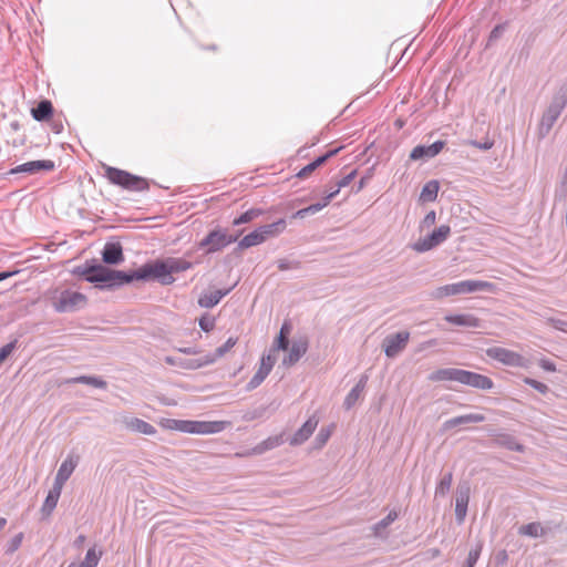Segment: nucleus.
Here are the masks:
<instances>
[{
  "label": "nucleus",
  "mask_w": 567,
  "mask_h": 567,
  "mask_svg": "<svg viewBox=\"0 0 567 567\" xmlns=\"http://www.w3.org/2000/svg\"><path fill=\"white\" fill-rule=\"evenodd\" d=\"M17 271H2L0 272V281L13 276Z\"/></svg>",
  "instance_id": "774afa93"
},
{
  "label": "nucleus",
  "mask_w": 567,
  "mask_h": 567,
  "mask_svg": "<svg viewBox=\"0 0 567 567\" xmlns=\"http://www.w3.org/2000/svg\"><path fill=\"white\" fill-rule=\"evenodd\" d=\"M340 150H341V147L334 148V150L327 152L324 155L317 157L313 162H311L312 166L317 169L319 166H321L323 163H326L330 157L338 154V152Z\"/></svg>",
  "instance_id": "09e8293b"
},
{
  "label": "nucleus",
  "mask_w": 567,
  "mask_h": 567,
  "mask_svg": "<svg viewBox=\"0 0 567 567\" xmlns=\"http://www.w3.org/2000/svg\"><path fill=\"white\" fill-rule=\"evenodd\" d=\"M546 533V529L539 523H529L523 525L518 529V534L523 536H528L533 538L542 537Z\"/></svg>",
  "instance_id": "7c9ffc66"
},
{
  "label": "nucleus",
  "mask_w": 567,
  "mask_h": 567,
  "mask_svg": "<svg viewBox=\"0 0 567 567\" xmlns=\"http://www.w3.org/2000/svg\"><path fill=\"white\" fill-rule=\"evenodd\" d=\"M326 207V204L321 200L319 203H316V204H312L306 208H301L299 210H297L293 215H292V218H306L308 215H313V214H317L318 212H320L321 209H323Z\"/></svg>",
  "instance_id": "ea45409f"
},
{
  "label": "nucleus",
  "mask_w": 567,
  "mask_h": 567,
  "mask_svg": "<svg viewBox=\"0 0 567 567\" xmlns=\"http://www.w3.org/2000/svg\"><path fill=\"white\" fill-rule=\"evenodd\" d=\"M482 548H483V544L477 543L475 545V547L470 550L466 561L463 567H474L480 558Z\"/></svg>",
  "instance_id": "37998d69"
},
{
  "label": "nucleus",
  "mask_w": 567,
  "mask_h": 567,
  "mask_svg": "<svg viewBox=\"0 0 567 567\" xmlns=\"http://www.w3.org/2000/svg\"><path fill=\"white\" fill-rule=\"evenodd\" d=\"M286 228V220L284 218L278 219L275 223L262 225L258 227L260 235L262 236V239L266 240L269 237L277 236L281 234Z\"/></svg>",
  "instance_id": "bb28decb"
},
{
  "label": "nucleus",
  "mask_w": 567,
  "mask_h": 567,
  "mask_svg": "<svg viewBox=\"0 0 567 567\" xmlns=\"http://www.w3.org/2000/svg\"><path fill=\"white\" fill-rule=\"evenodd\" d=\"M526 384L530 385L533 389L537 390L540 393H546L548 391V386L539 381L534 379H526Z\"/></svg>",
  "instance_id": "4d7b16f0"
},
{
  "label": "nucleus",
  "mask_w": 567,
  "mask_h": 567,
  "mask_svg": "<svg viewBox=\"0 0 567 567\" xmlns=\"http://www.w3.org/2000/svg\"><path fill=\"white\" fill-rule=\"evenodd\" d=\"M230 289L226 290H214L210 292H205L200 295L198 299V305L202 308H213L215 307L226 295H228Z\"/></svg>",
  "instance_id": "b1692460"
},
{
  "label": "nucleus",
  "mask_w": 567,
  "mask_h": 567,
  "mask_svg": "<svg viewBox=\"0 0 567 567\" xmlns=\"http://www.w3.org/2000/svg\"><path fill=\"white\" fill-rule=\"evenodd\" d=\"M86 303V297L70 289L61 291L53 300V308L59 313L73 312L83 308Z\"/></svg>",
  "instance_id": "6e6552de"
},
{
  "label": "nucleus",
  "mask_w": 567,
  "mask_h": 567,
  "mask_svg": "<svg viewBox=\"0 0 567 567\" xmlns=\"http://www.w3.org/2000/svg\"><path fill=\"white\" fill-rule=\"evenodd\" d=\"M130 277H132V281L156 279L162 285H171L174 282L167 259L145 264L137 270L130 271Z\"/></svg>",
  "instance_id": "20e7f679"
},
{
  "label": "nucleus",
  "mask_w": 567,
  "mask_h": 567,
  "mask_svg": "<svg viewBox=\"0 0 567 567\" xmlns=\"http://www.w3.org/2000/svg\"><path fill=\"white\" fill-rule=\"evenodd\" d=\"M340 150H341V147L334 148V150L327 152L324 155L317 157L313 162H311L312 166L317 169L319 166H321L323 163H326L330 157L338 154V152Z\"/></svg>",
  "instance_id": "8fccbe9b"
},
{
  "label": "nucleus",
  "mask_w": 567,
  "mask_h": 567,
  "mask_svg": "<svg viewBox=\"0 0 567 567\" xmlns=\"http://www.w3.org/2000/svg\"><path fill=\"white\" fill-rule=\"evenodd\" d=\"M453 482V474L452 472L446 473L437 483L435 487V495L436 496H445L452 486Z\"/></svg>",
  "instance_id": "4c0bfd02"
},
{
  "label": "nucleus",
  "mask_w": 567,
  "mask_h": 567,
  "mask_svg": "<svg viewBox=\"0 0 567 567\" xmlns=\"http://www.w3.org/2000/svg\"><path fill=\"white\" fill-rule=\"evenodd\" d=\"M473 145L478 147V148H481V150H485L486 151V150H489L493 146V143L485 142V143L481 144V143H477V142H473Z\"/></svg>",
  "instance_id": "69168bd1"
},
{
  "label": "nucleus",
  "mask_w": 567,
  "mask_h": 567,
  "mask_svg": "<svg viewBox=\"0 0 567 567\" xmlns=\"http://www.w3.org/2000/svg\"><path fill=\"white\" fill-rule=\"evenodd\" d=\"M237 239L238 235L233 236L225 230L215 229L209 231L207 236L200 240L199 247L206 248L207 254H213L237 241Z\"/></svg>",
  "instance_id": "1a4fd4ad"
},
{
  "label": "nucleus",
  "mask_w": 567,
  "mask_h": 567,
  "mask_svg": "<svg viewBox=\"0 0 567 567\" xmlns=\"http://www.w3.org/2000/svg\"><path fill=\"white\" fill-rule=\"evenodd\" d=\"M17 347V340L4 344L0 349V364L13 352Z\"/></svg>",
  "instance_id": "603ef678"
},
{
  "label": "nucleus",
  "mask_w": 567,
  "mask_h": 567,
  "mask_svg": "<svg viewBox=\"0 0 567 567\" xmlns=\"http://www.w3.org/2000/svg\"><path fill=\"white\" fill-rule=\"evenodd\" d=\"M341 188H339V186H337L336 189H332L327 196H324L322 198V202L326 204V206L329 205L330 200L332 198H334L339 193H340Z\"/></svg>",
  "instance_id": "e2e57ef3"
},
{
  "label": "nucleus",
  "mask_w": 567,
  "mask_h": 567,
  "mask_svg": "<svg viewBox=\"0 0 567 567\" xmlns=\"http://www.w3.org/2000/svg\"><path fill=\"white\" fill-rule=\"evenodd\" d=\"M102 260L107 265H118L124 260L123 248L120 243L109 241L102 250Z\"/></svg>",
  "instance_id": "aec40b11"
},
{
  "label": "nucleus",
  "mask_w": 567,
  "mask_h": 567,
  "mask_svg": "<svg viewBox=\"0 0 567 567\" xmlns=\"http://www.w3.org/2000/svg\"><path fill=\"white\" fill-rule=\"evenodd\" d=\"M166 361L171 364H177L178 367L188 370H196L213 364V360L209 358L208 354L194 359H181L178 362L172 358H167Z\"/></svg>",
  "instance_id": "5701e85b"
},
{
  "label": "nucleus",
  "mask_w": 567,
  "mask_h": 567,
  "mask_svg": "<svg viewBox=\"0 0 567 567\" xmlns=\"http://www.w3.org/2000/svg\"><path fill=\"white\" fill-rule=\"evenodd\" d=\"M54 168V162L50 159L31 161L20 164L10 171L11 174H37L40 171H52Z\"/></svg>",
  "instance_id": "dca6fc26"
},
{
  "label": "nucleus",
  "mask_w": 567,
  "mask_h": 567,
  "mask_svg": "<svg viewBox=\"0 0 567 567\" xmlns=\"http://www.w3.org/2000/svg\"><path fill=\"white\" fill-rule=\"evenodd\" d=\"M265 240L262 239V236L260 235L259 230L256 228L254 231L249 233L248 235L244 236L239 243L238 248L240 249H247L252 246H257L262 244Z\"/></svg>",
  "instance_id": "473e14b6"
},
{
  "label": "nucleus",
  "mask_w": 567,
  "mask_h": 567,
  "mask_svg": "<svg viewBox=\"0 0 567 567\" xmlns=\"http://www.w3.org/2000/svg\"><path fill=\"white\" fill-rule=\"evenodd\" d=\"M237 340V338L229 337L223 346L215 350V352L208 353L209 358L213 360V363L216 362L219 358L224 357L233 347H235Z\"/></svg>",
  "instance_id": "f704fd0d"
},
{
  "label": "nucleus",
  "mask_w": 567,
  "mask_h": 567,
  "mask_svg": "<svg viewBox=\"0 0 567 567\" xmlns=\"http://www.w3.org/2000/svg\"><path fill=\"white\" fill-rule=\"evenodd\" d=\"M282 443H284V436L281 434L269 436L266 440L261 441L259 444H257L252 449L251 453L256 454V455L262 454L266 451H269V450L280 446Z\"/></svg>",
  "instance_id": "cd10ccee"
},
{
  "label": "nucleus",
  "mask_w": 567,
  "mask_h": 567,
  "mask_svg": "<svg viewBox=\"0 0 567 567\" xmlns=\"http://www.w3.org/2000/svg\"><path fill=\"white\" fill-rule=\"evenodd\" d=\"M440 185L437 181L427 182L421 190L420 198L423 202H434L437 197Z\"/></svg>",
  "instance_id": "c756f323"
},
{
  "label": "nucleus",
  "mask_w": 567,
  "mask_h": 567,
  "mask_svg": "<svg viewBox=\"0 0 567 567\" xmlns=\"http://www.w3.org/2000/svg\"><path fill=\"white\" fill-rule=\"evenodd\" d=\"M275 362H276V359L275 357L271 354V351L267 354H264L260 359V367L265 368L266 370H268L269 372H271L274 365H275Z\"/></svg>",
  "instance_id": "864d4df0"
},
{
  "label": "nucleus",
  "mask_w": 567,
  "mask_h": 567,
  "mask_svg": "<svg viewBox=\"0 0 567 567\" xmlns=\"http://www.w3.org/2000/svg\"><path fill=\"white\" fill-rule=\"evenodd\" d=\"M199 327L203 331L208 332L215 327V319L213 317L204 316L199 319Z\"/></svg>",
  "instance_id": "5fc2aeb1"
},
{
  "label": "nucleus",
  "mask_w": 567,
  "mask_h": 567,
  "mask_svg": "<svg viewBox=\"0 0 567 567\" xmlns=\"http://www.w3.org/2000/svg\"><path fill=\"white\" fill-rule=\"evenodd\" d=\"M435 220H436V214L434 210H431L429 212L425 217L423 218L422 220V225L424 227H431L432 225L435 224Z\"/></svg>",
  "instance_id": "bf43d9fd"
},
{
  "label": "nucleus",
  "mask_w": 567,
  "mask_h": 567,
  "mask_svg": "<svg viewBox=\"0 0 567 567\" xmlns=\"http://www.w3.org/2000/svg\"><path fill=\"white\" fill-rule=\"evenodd\" d=\"M553 326L555 329L560 331H567V321L563 320H553Z\"/></svg>",
  "instance_id": "0e129e2a"
},
{
  "label": "nucleus",
  "mask_w": 567,
  "mask_h": 567,
  "mask_svg": "<svg viewBox=\"0 0 567 567\" xmlns=\"http://www.w3.org/2000/svg\"><path fill=\"white\" fill-rule=\"evenodd\" d=\"M444 320L451 324L466 327V328H482V321L472 313H456L446 315Z\"/></svg>",
  "instance_id": "412c9836"
},
{
  "label": "nucleus",
  "mask_w": 567,
  "mask_h": 567,
  "mask_svg": "<svg viewBox=\"0 0 567 567\" xmlns=\"http://www.w3.org/2000/svg\"><path fill=\"white\" fill-rule=\"evenodd\" d=\"M259 215H261V210L257 208L249 209L241 214L239 217L235 218L233 224L235 226L247 224L251 221L252 219L257 218Z\"/></svg>",
  "instance_id": "a19ab883"
},
{
  "label": "nucleus",
  "mask_w": 567,
  "mask_h": 567,
  "mask_svg": "<svg viewBox=\"0 0 567 567\" xmlns=\"http://www.w3.org/2000/svg\"><path fill=\"white\" fill-rule=\"evenodd\" d=\"M105 177L111 184L120 186L126 190L144 192L150 188V184L144 177L133 175L130 172L116 167L106 166Z\"/></svg>",
  "instance_id": "0eeeda50"
},
{
  "label": "nucleus",
  "mask_w": 567,
  "mask_h": 567,
  "mask_svg": "<svg viewBox=\"0 0 567 567\" xmlns=\"http://www.w3.org/2000/svg\"><path fill=\"white\" fill-rule=\"evenodd\" d=\"M52 113L53 106L49 100L39 102L38 105L31 110L32 117L38 122L48 120Z\"/></svg>",
  "instance_id": "c85d7f7f"
},
{
  "label": "nucleus",
  "mask_w": 567,
  "mask_h": 567,
  "mask_svg": "<svg viewBox=\"0 0 567 567\" xmlns=\"http://www.w3.org/2000/svg\"><path fill=\"white\" fill-rule=\"evenodd\" d=\"M443 147V141H436L430 145H417L411 151L410 158L412 161L430 159L435 157Z\"/></svg>",
  "instance_id": "2eb2a0df"
},
{
  "label": "nucleus",
  "mask_w": 567,
  "mask_h": 567,
  "mask_svg": "<svg viewBox=\"0 0 567 567\" xmlns=\"http://www.w3.org/2000/svg\"><path fill=\"white\" fill-rule=\"evenodd\" d=\"M432 382L454 381L478 390H491L494 383L491 378L457 368H443L429 374Z\"/></svg>",
  "instance_id": "f03ea898"
},
{
  "label": "nucleus",
  "mask_w": 567,
  "mask_h": 567,
  "mask_svg": "<svg viewBox=\"0 0 567 567\" xmlns=\"http://www.w3.org/2000/svg\"><path fill=\"white\" fill-rule=\"evenodd\" d=\"M69 383H81L92 385L97 389H105L106 382L99 377L93 375H80L68 380Z\"/></svg>",
  "instance_id": "2f4dec72"
},
{
  "label": "nucleus",
  "mask_w": 567,
  "mask_h": 567,
  "mask_svg": "<svg viewBox=\"0 0 567 567\" xmlns=\"http://www.w3.org/2000/svg\"><path fill=\"white\" fill-rule=\"evenodd\" d=\"M488 358L496 360L504 365L514 368L527 367V360L519 353L502 347H492L486 350Z\"/></svg>",
  "instance_id": "9b49d317"
},
{
  "label": "nucleus",
  "mask_w": 567,
  "mask_h": 567,
  "mask_svg": "<svg viewBox=\"0 0 567 567\" xmlns=\"http://www.w3.org/2000/svg\"><path fill=\"white\" fill-rule=\"evenodd\" d=\"M287 350L289 351L288 354L282 359V365L291 367L306 354L308 350V342L303 339L295 340Z\"/></svg>",
  "instance_id": "f3484780"
},
{
  "label": "nucleus",
  "mask_w": 567,
  "mask_h": 567,
  "mask_svg": "<svg viewBox=\"0 0 567 567\" xmlns=\"http://www.w3.org/2000/svg\"><path fill=\"white\" fill-rule=\"evenodd\" d=\"M398 518V513L395 511H391L383 519L377 523L373 527L374 533L378 534L380 529L386 528L390 524H392Z\"/></svg>",
  "instance_id": "a18cd8bd"
},
{
  "label": "nucleus",
  "mask_w": 567,
  "mask_h": 567,
  "mask_svg": "<svg viewBox=\"0 0 567 567\" xmlns=\"http://www.w3.org/2000/svg\"><path fill=\"white\" fill-rule=\"evenodd\" d=\"M332 429H333V425L320 429V431L318 432V434L315 439V444H316L317 449H321L322 446L326 445V443L328 442V440L331 436Z\"/></svg>",
  "instance_id": "79ce46f5"
},
{
  "label": "nucleus",
  "mask_w": 567,
  "mask_h": 567,
  "mask_svg": "<svg viewBox=\"0 0 567 567\" xmlns=\"http://www.w3.org/2000/svg\"><path fill=\"white\" fill-rule=\"evenodd\" d=\"M357 176V169H352L350 173L344 175L341 179L338 181L337 186L339 188L347 187Z\"/></svg>",
  "instance_id": "6e6d98bb"
},
{
  "label": "nucleus",
  "mask_w": 567,
  "mask_h": 567,
  "mask_svg": "<svg viewBox=\"0 0 567 567\" xmlns=\"http://www.w3.org/2000/svg\"><path fill=\"white\" fill-rule=\"evenodd\" d=\"M61 492H62V487L53 484V486L49 491V493L44 499V503L42 505V508H41V512L43 515L49 516L52 514V512L54 511V508L58 505Z\"/></svg>",
  "instance_id": "393cba45"
},
{
  "label": "nucleus",
  "mask_w": 567,
  "mask_h": 567,
  "mask_svg": "<svg viewBox=\"0 0 567 567\" xmlns=\"http://www.w3.org/2000/svg\"><path fill=\"white\" fill-rule=\"evenodd\" d=\"M316 168L312 166L311 163H309L308 165H306L303 168H301L299 171V173L297 174L298 177H306L307 175H309L310 173H312Z\"/></svg>",
  "instance_id": "680f3d73"
},
{
  "label": "nucleus",
  "mask_w": 567,
  "mask_h": 567,
  "mask_svg": "<svg viewBox=\"0 0 567 567\" xmlns=\"http://www.w3.org/2000/svg\"><path fill=\"white\" fill-rule=\"evenodd\" d=\"M121 423L126 430L134 433L154 435L157 432L154 425L138 417L123 416Z\"/></svg>",
  "instance_id": "ddd939ff"
},
{
  "label": "nucleus",
  "mask_w": 567,
  "mask_h": 567,
  "mask_svg": "<svg viewBox=\"0 0 567 567\" xmlns=\"http://www.w3.org/2000/svg\"><path fill=\"white\" fill-rule=\"evenodd\" d=\"M497 443L507 450L523 452L524 446L516 441V439L509 434H501L497 437Z\"/></svg>",
  "instance_id": "72a5a7b5"
},
{
  "label": "nucleus",
  "mask_w": 567,
  "mask_h": 567,
  "mask_svg": "<svg viewBox=\"0 0 567 567\" xmlns=\"http://www.w3.org/2000/svg\"><path fill=\"white\" fill-rule=\"evenodd\" d=\"M277 265H278V268L281 271L298 269L300 267V262L299 261L290 260V259H287V258L279 259Z\"/></svg>",
  "instance_id": "49530a36"
},
{
  "label": "nucleus",
  "mask_w": 567,
  "mask_h": 567,
  "mask_svg": "<svg viewBox=\"0 0 567 567\" xmlns=\"http://www.w3.org/2000/svg\"><path fill=\"white\" fill-rule=\"evenodd\" d=\"M539 365L542 369H544L545 371H548V372H554L556 371V365L553 361L550 360H547V359H542L539 361Z\"/></svg>",
  "instance_id": "052dcab7"
},
{
  "label": "nucleus",
  "mask_w": 567,
  "mask_h": 567,
  "mask_svg": "<svg viewBox=\"0 0 567 567\" xmlns=\"http://www.w3.org/2000/svg\"><path fill=\"white\" fill-rule=\"evenodd\" d=\"M319 423L316 415L310 416L302 426L296 431V433L289 440V444L292 446L303 444L315 432Z\"/></svg>",
  "instance_id": "4468645a"
},
{
  "label": "nucleus",
  "mask_w": 567,
  "mask_h": 567,
  "mask_svg": "<svg viewBox=\"0 0 567 567\" xmlns=\"http://www.w3.org/2000/svg\"><path fill=\"white\" fill-rule=\"evenodd\" d=\"M78 465V457L69 455L60 465L54 478V485L63 488Z\"/></svg>",
  "instance_id": "6ab92c4d"
},
{
  "label": "nucleus",
  "mask_w": 567,
  "mask_h": 567,
  "mask_svg": "<svg viewBox=\"0 0 567 567\" xmlns=\"http://www.w3.org/2000/svg\"><path fill=\"white\" fill-rule=\"evenodd\" d=\"M451 234V227L449 225H441L439 228L433 230L430 235L420 238L417 241L411 245V248L416 252H425L434 247L444 243Z\"/></svg>",
  "instance_id": "9d476101"
},
{
  "label": "nucleus",
  "mask_w": 567,
  "mask_h": 567,
  "mask_svg": "<svg viewBox=\"0 0 567 567\" xmlns=\"http://www.w3.org/2000/svg\"><path fill=\"white\" fill-rule=\"evenodd\" d=\"M410 333L408 331H400L394 334L388 336L383 341L384 354L388 358L396 357L403 351L409 342Z\"/></svg>",
  "instance_id": "f8f14e48"
},
{
  "label": "nucleus",
  "mask_w": 567,
  "mask_h": 567,
  "mask_svg": "<svg viewBox=\"0 0 567 567\" xmlns=\"http://www.w3.org/2000/svg\"><path fill=\"white\" fill-rule=\"evenodd\" d=\"M290 329H291L290 324L288 322H284V324L280 328V332L279 333H282V334H285L287 337L289 334V332H290Z\"/></svg>",
  "instance_id": "338daca9"
},
{
  "label": "nucleus",
  "mask_w": 567,
  "mask_h": 567,
  "mask_svg": "<svg viewBox=\"0 0 567 567\" xmlns=\"http://www.w3.org/2000/svg\"><path fill=\"white\" fill-rule=\"evenodd\" d=\"M102 553L97 551L95 547L90 548L84 557V560L81 564H76V567H96Z\"/></svg>",
  "instance_id": "c9c22d12"
},
{
  "label": "nucleus",
  "mask_w": 567,
  "mask_h": 567,
  "mask_svg": "<svg viewBox=\"0 0 567 567\" xmlns=\"http://www.w3.org/2000/svg\"><path fill=\"white\" fill-rule=\"evenodd\" d=\"M340 150H341V147L334 148V150L327 152L324 155L317 157L313 162H311L312 166L317 169L319 166H321L323 163H326L330 157L338 154V152Z\"/></svg>",
  "instance_id": "de8ad7c7"
},
{
  "label": "nucleus",
  "mask_w": 567,
  "mask_h": 567,
  "mask_svg": "<svg viewBox=\"0 0 567 567\" xmlns=\"http://www.w3.org/2000/svg\"><path fill=\"white\" fill-rule=\"evenodd\" d=\"M78 274L84 276L87 282L96 284L100 288H115L132 282L130 271L113 270L101 264L78 268Z\"/></svg>",
  "instance_id": "f257e3e1"
},
{
  "label": "nucleus",
  "mask_w": 567,
  "mask_h": 567,
  "mask_svg": "<svg viewBox=\"0 0 567 567\" xmlns=\"http://www.w3.org/2000/svg\"><path fill=\"white\" fill-rule=\"evenodd\" d=\"M504 30H505V25L504 24L495 25L493 28V30L491 31V33H489L488 41L489 42L496 41L502 35Z\"/></svg>",
  "instance_id": "13d9d810"
},
{
  "label": "nucleus",
  "mask_w": 567,
  "mask_h": 567,
  "mask_svg": "<svg viewBox=\"0 0 567 567\" xmlns=\"http://www.w3.org/2000/svg\"><path fill=\"white\" fill-rule=\"evenodd\" d=\"M269 371L266 370L265 368L260 367L258 368L257 372L254 374V377L249 380V382L247 383V390L248 391H251L254 389H256L257 386H259L264 380L269 375Z\"/></svg>",
  "instance_id": "58836bf2"
},
{
  "label": "nucleus",
  "mask_w": 567,
  "mask_h": 567,
  "mask_svg": "<svg viewBox=\"0 0 567 567\" xmlns=\"http://www.w3.org/2000/svg\"><path fill=\"white\" fill-rule=\"evenodd\" d=\"M484 421H485V416L483 414L470 413V414L458 415V416L452 417L450 420H446L443 423V429L451 430L458 425L470 424V423H482Z\"/></svg>",
  "instance_id": "4be33fe9"
},
{
  "label": "nucleus",
  "mask_w": 567,
  "mask_h": 567,
  "mask_svg": "<svg viewBox=\"0 0 567 567\" xmlns=\"http://www.w3.org/2000/svg\"><path fill=\"white\" fill-rule=\"evenodd\" d=\"M288 348H289L288 338L285 334L279 333L278 338L276 339V341L271 348V351L287 350Z\"/></svg>",
  "instance_id": "3c124183"
},
{
  "label": "nucleus",
  "mask_w": 567,
  "mask_h": 567,
  "mask_svg": "<svg viewBox=\"0 0 567 567\" xmlns=\"http://www.w3.org/2000/svg\"><path fill=\"white\" fill-rule=\"evenodd\" d=\"M567 105V89H560L557 94L553 97L550 104L543 113V116L538 126V136L540 138L546 137L554 124L560 116L561 112Z\"/></svg>",
  "instance_id": "423d86ee"
},
{
  "label": "nucleus",
  "mask_w": 567,
  "mask_h": 567,
  "mask_svg": "<svg viewBox=\"0 0 567 567\" xmlns=\"http://www.w3.org/2000/svg\"><path fill=\"white\" fill-rule=\"evenodd\" d=\"M494 290L495 285L489 281L463 280L437 287L430 293V297L432 299H442L455 295L472 293L476 291L493 292Z\"/></svg>",
  "instance_id": "7ed1b4c3"
},
{
  "label": "nucleus",
  "mask_w": 567,
  "mask_h": 567,
  "mask_svg": "<svg viewBox=\"0 0 567 567\" xmlns=\"http://www.w3.org/2000/svg\"><path fill=\"white\" fill-rule=\"evenodd\" d=\"M470 502V487L467 485L460 486L456 492L455 499V518L458 524H462L467 513Z\"/></svg>",
  "instance_id": "a211bd4d"
},
{
  "label": "nucleus",
  "mask_w": 567,
  "mask_h": 567,
  "mask_svg": "<svg viewBox=\"0 0 567 567\" xmlns=\"http://www.w3.org/2000/svg\"><path fill=\"white\" fill-rule=\"evenodd\" d=\"M367 381H368L367 375L361 377L360 380L358 381V383L347 394L344 402H343V405L347 410H350L357 403L358 399L360 398L362 391L365 388Z\"/></svg>",
  "instance_id": "a878e982"
},
{
  "label": "nucleus",
  "mask_w": 567,
  "mask_h": 567,
  "mask_svg": "<svg viewBox=\"0 0 567 567\" xmlns=\"http://www.w3.org/2000/svg\"><path fill=\"white\" fill-rule=\"evenodd\" d=\"M171 274L174 272H182L190 269L193 267V264L186 259L183 258H167Z\"/></svg>",
  "instance_id": "e433bc0d"
},
{
  "label": "nucleus",
  "mask_w": 567,
  "mask_h": 567,
  "mask_svg": "<svg viewBox=\"0 0 567 567\" xmlns=\"http://www.w3.org/2000/svg\"><path fill=\"white\" fill-rule=\"evenodd\" d=\"M171 429L188 434H216L223 432L228 422L226 421H193V420H172Z\"/></svg>",
  "instance_id": "39448f33"
},
{
  "label": "nucleus",
  "mask_w": 567,
  "mask_h": 567,
  "mask_svg": "<svg viewBox=\"0 0 567 567\" xmlns=\"http://www.w3.org/2000/svg\"><path fill=\"white\" fill-rule=\"evenodd\" d=\"M23 537V533H18L17 535H14L6 546V554L12 555L13 553H16L20 548Z\"/></svg>",
  "instance_id": "c03bdc74"
}]
</instances>
